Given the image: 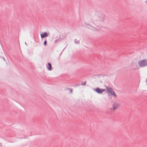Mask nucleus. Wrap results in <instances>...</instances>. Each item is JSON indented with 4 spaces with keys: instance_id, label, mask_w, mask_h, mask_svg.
Returning <instances> with one entry per match:
<instances>
[{
    "instance_id": "nucleus-7",
    "label": "nucleus",
    "mask_w": 147,
    "mask_h": 147,
    "mask_svg": "<svg viewBox=\"0 0 147 147\" xmlns=\"http://www.w3.org/2000/svg\"><path fill=\"white\" fill-rule=\"evenodd\" d=\"M20 105L22 106L20 104H19V103H18V102H16L14 105V107L16 109L18 108V107Z\"/></svg>"
},
{
    "instance_id": "nucleus-13",
    "label": "nucleus",
    "mask_w": 147,
    "mask_h": 147,
    "mask_svg": "<svg viewBox=\"0 0 147 147\" xmlns=\"http://www.w3.org/2000/svg\"><path fill=\"white\" fill-rule=\"evenodd\" d=\"M25 44L26 45V46H27V44L26 43V42H25Z\"/></svg>"
},
{
    "instance_id": "nucleus-9",
    "label": "nucleus",
    "mask_w": 147,
    "mask_h": 147,
    "mask_svg": "<svg viewBox=\"0 0 147 147\" xmlns=\"http://www.w3.org/2000/svg\"><path fill=\"white\" fill-rule=\"evenodd\" d=\"M86 81H85L84 82H82L81 83V85L82 86H84L86 85Z\"/></svg>"
},
{
    "instance_id": "nucleus-3",
    "label": "nucleus",
    "mask_w": 147,
    "mask_h": 147,
    "mask_svg": "<svg viewBox=\"0 0 147 147\" xmlns=\"http://www.w3.org/2000/svg\"><path fill=\"white\" fill-rule=\"evenodd\" d=\"M119 104L117 103H114L113 105V110H114L117 109L119 107Z\"/></svg>"
},
{
    "instance_id": "nucleus-6",
    "label": "nucleus",
    "mask_w": 147,
    "mask_h": 147,
    "mask_svg": "<svg viewBox=\"0 0 147 147\" xmlns=\"http://www.w3.org/2000/svg\"><path fill=\"white\" fill-rule=\"evenodd\" d=\"M40 37L41 38H44L46 36V32H44L43 33H40Z\"/></svg>"
},
{
    "instance_id": "nucleus-4",
    "label": "nucleus",
    "mask_w": 147,
    "mask_h": 147,
    "mask_svg": "<svg viewBox=\"0 0 147 147\" xmlns=\"http://www.w3.org/2000/svg\"><path fill=\"white\" fill-rule=\"evenodd\" d=\"M95 91L97 93L100 94L102 93V92H104L105 91V89H100L98 88H97L95 90Z\"/></svg>"
},
{
    "instance_id": "nucleus-5",
    "label": "nucleus",
    "mask_w": 147,
    "mask_h": 147,
    "mask_svg": "<svg viewBox=\"0 0 147 147\" xmlns=\"http://www.w3.org/2000/svg\"><path fill=\"white\" fill-rule=\"evenodd\" d=\"M47 69L51 71L52 70V67H51V63H49L47 65Z\"/></svg>"
},
{
    "instance_id": "nucleus-8",
    "label": "nucleus",
    "mask_w": 147,
    "mask_h": 147,
    "mask_svg": "<svg viewBox=\"0 0 147 147\" xmlns=\"http://www.w3.org/2000/svg\"><path fill=\"white\" fill-rule=\"evenodd\" d=\"M61 40V39L58 38L56 40H55V43H56L58 42H59Z\"/></svg>"
},
{
    "instance_id": "nucleus-1",
    "label": "nucleus",
    "mask_w": 147,
    "mask_h": 147,
    "mask_svg": "<svg viewBox=\"0 0 147 147\" xmlns=\"http://www.w3.org/2000/svg\"><path fill=\"white\" fill-rule=\"evenodd\" d=\"M106 88L107 92L109 95H112L115 97H117V96L116 94L112 88L109 86H106Z\"/></svg>"
},
{
    "instance_id": "nucleus-2",
    "label": "nucleus",
    "mask_w": 147,
    "mask_h": 147,
    "mask_svg": "<svg viewBox=\"0 0 147 147\" xmlns=\"http://www.w3.org/2000/svg\"><path fill=\"white\" fill-rule=\"evenodd\" d=\"M140 66L142 67L146 66L147 65V60H141L138 62Z\"/></svg>"
},
{
    "instance_id": "nucleus-10",
    "label": "nucleus",
    "mask_w": 147,
    "mask_h": 147,
    "mask_svg": "<svg viewBox=\"0 0 147 147\" xmlns=\"http://www.w3.org/2000/svg\"><path fill=\"white\" fill-rule=\"evenodd\" d=\"M67 89L70 90V93H71L72 92L73 90L72 89L68 88Z\"/></svg>"
},
{
    "instance_id": "nucleus-12",
    "label": "nucleus",
    "mask_w": 147,
    "mask_h": 147,
    "mask_svg": "<svg viewBox=\"0 0 147 147\" xmlns=\"http://www.w3.org/2000/svg\"><path fill=\"white\" fill-rule=\"evenodd\" d=\"M49 34V33H48V34L47 33V37L48 36Z\"/></svg>"
},
{
    "instance_id": "nucleus-11",
    "label": "nucleus",
    "mask_w": 147,
    "mask_h": 147,
    "mask_svg": "<svg viewBox=\"0 0 147 147\" xmlns=\"http://www.w3.org/2000/svg\"><path fill=\"white\" fill-rule=\"evenodd\" d=\"M44 45H46V40H45L44 41Z\"/></svg>"
}]
</instances>
